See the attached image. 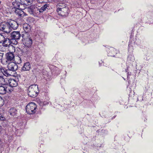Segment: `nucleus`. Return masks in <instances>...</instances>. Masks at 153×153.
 <instances>
[{"label":"nucleus","mask_w":153,"mask_h":153,"mask_svg":"<svg viewBox=\"0 0 153 153\" xmlns=\"http://www.w3.org/2000/svg\"><path fill=\"white\" fill-rule=\"evenodd\" d=\"M19 8H16V7H14L12 8V11L14 12L17 15L20 17H22L24 15V13Z\"/></svg>","instance_id":"9d476101"},{"label":"nucleus","mask_w":153,"mask_h":153,"mask_svg":"<svg viewBox=\"0 0 153 153\" xmlns=\"http://www.w3.org/2000/svg\"><path fill=\"white\" fill-rule=\"evenodd\" d=\"M0 30L6 33H10L11 29L10 28L9 22L1 23L0 25Z\"/></svg>","instance_id":"20e7f679"},{"label":"nucleus","mask_w":153,"mask_h":153,"mask_svg":"<svg viewBox=\"0 0 153 153\" xmlns=\"http://www.w3.org/2000/svg\"><path fill=\"white\" fill-rule=\"evenodd\" d=\"M8 69L11 71H16L18 68V65L14 62H11L8 64L7 65Z\"/></svg>","instance_id":"39448f33"},{"label":"nucleus","mask_w":153,"mask_h":153,"mask_svg":"<svg viewBox=\"0 0 153 153\" xmlns=\"http://www.w3.org/2000/svg\"><path fill=\"white\" fill-rule=\"evenodd\" d=\"M5 38L2 35L0 34V43H3Z\"/></svg>","instance_id":"393cba45"},{"label":"nucleus","mask_w":153,"mask_h":153,"mask_svg":"<svg viewBox=\"0 0 153 153\" xmlns=\"http://www.w3.org/2000/svg\"><path fill=\"white\" fill-rule=\"evenodd\" d=\"M68 7H66L57 12L58 14L62 16H66L68 15Z\"/></svg>","instance_id":"0eeeda50"},{"label":"nucleus","mask_w":153,"mask_h":153,"mask_svg":"<svg viewBox=\"0 0 153 153\" xmlns=\"http://www.w3.org/2000/svg\"><path fill=\"white\" fill-rule=\"evenodd\" d=\"M1 123L2 126L4 127H5L6 126V125H7V122L6 120H3L1 121Z\"/></svg>","instance_id":"bb28decb"},{"label":"nucleus","mask_w":153,"mask_h":153,"mask_svg":"<svg viewBox=\"0 0 153 153\" xmlns=\"http://www.w3.org/2000/svg\"><path fill=\"white\" fill-rule=\"evenodd\" d=\"M9 83L10 86L12 87H16L18 83L15 79H11L9 80Z\"/></svg>","instance_id":"4468645a"},{"label":"nucleus","mask_w":153,"mask_h":153,"mask_svg":"<svg viewBox=\"0 0 153 153\" xmlns=\"http://www.w3.org/2000/svg\"><path fill=\"white\" fill-rule=\"evenodd\" d=\"M0 71L6 76H8L11 75V71L9 69H6L5 68L1 67L0 68Z\"/></svg>","instance_id":"6e6552de"},{"label":"nucleus","mask_w":153,"mask_h":153,"mask_svg":"<svg viewBox=\"0 0 153 153\" xmlns=\"http://www.w3.org/2000/svg\"><path fill=\"white\" fill-rule=\"evenodd\" d=\"M5 118L2 116H0V121L1 120V121H2L3 120H4V119H5Z\"/></svg>","instance_id":"c756f323"},{"label":"nucleus","mask_w":153,"mask_h":153,"mask_svg":"<svg viewBox=\"0 0 153 153\" xmlns=\"http://www.w3.org/2000/svg\"><path fill=\"white\" fill-rule=\"evenodd\" d=\"M11 40L12 39H11L10 40L9 38H6L2 43L3 45L5 47H7L9 46L12 43Z\"/></svg>","instance_id":"dca6fc26"},{"label":"nucleus","mask_w":153,"mask_h":153,"mask_svg":"<svg viewBox=\"0 0 153 153\" xmlns=\"http://www.w3.org/2000/svg\"><path fill=\"white\" fill-rule=\"evenodd\" d=\"M30 47L25 46L22 49V52L24 54L28 55L30 53Z\"/></svg>","instance_id":"f3484780"},{"label":"nucleus","mask_w":153,"mask_h":153,"mask_svg":"<svg viewBox=\"0 0 153 153\" xmlns=\"http://www.w3.org/2000/svg\"><path fill=\"white\" fill-rule=\"evenodd\" d=\"M9 112L10 115L14 116L16 114L17 110L16 109L14 108H11L9 110Z\"/></svg>","instance_id":"a211bd4d"},{"label":"nucleus","mask_w":153,"mask_h":153,"mask_svg":"<svg viewBox=\"0 0 153 153\" xmlns=\"http://www.w3.org/2000/svg\"><path fill=\"white\" fill-rule=\"evenodd\" d=\"M6 88L4 87L1 86H0V94H4L6 93Z\"/></svg>","instance_id":"412c9836"},{"label":"nucleus","mask_w":153,"mask_h":153,"mask_svg":"<svg viewBox=\"0 0 153 153\" xmlns=\"http://www.w3.org/2000/svg\"><path fill=\"white\" fill-rule=\"evenodd\" d=\"M4 104V100L2 97H0V107L2 106Z\"/></svg>","instance_id":"a878e982"},{"label":"nucleus","mask_w":153,"mask_h":153,"mask_svg":"<svg viewBox=\"0 0 153 153\" xmlns=\"http://www.w3.org/2000/svg\"><path fill=\"white\" fill-rule=\"evenodd\" d=\"M22 36L23 39V44L25 46L30 47L32 43V39L30 37V35L27 33H23Z\"/></svg>","instance_id":"f03ea898"},{"label":"nucleus","mask_w":153,"mask_h":153,"mask_svg":"<svg viewBox=\"0 0 153 153\" xmlns=\"http://www.w3.org/2000/svg\"><path fill=\"white\" fill-rule=\"evenodd\" d=\"M1 126H0V131L1 130Z\"/></svg>","instance_id":"2f4dec72"},{"label":"nucleus","mask_w":153,"mask_h":153,"mask_svg":"<svg viewBox=\"0 0 153 153\" xmlns=\"http://www.w3.org/2000/svg\"><path fill=\"white\" fill-rule=\"evenodd\" d=\"M3 54H4L3 53H0V61H2V59L3 57Z\"/></svg>","instance_id":"c85d7f7f"},{"label":"nucleus","mask_w":153,"mask_h":153,"mask_svg":"<svg viewBox=\"0 0 153 153\" xmlns=\"http://www.w3.org/2000/svg\"><path fill=\"white\" fill-rule=\"evenodd\" d=\"M15 62L17 64H20L21 62V58L19 56H16V60Z\"/></svg>","instance_id":"b1692460"},{"label":"nucleus","mask_w":153,"mask_h":153,"mask_svg":"<svg viewBox=\"0 0 153 153\" xmlns=\"http://www.w3.org/2000/svg\"><path fill=\"white\" fill-rule=\"evenodd\" d=\"M22 2L23 5H29L31 4L32 0H23Z\"/></svg>","instance_id":"aec40b11"},{"label":"nucleus","mask_w":153,"mask_h":153,"mask_svg":"<svg viewBox=\"0 0 153 153\" xmlns=\"http://www.w3.org/2000/svg\"><path fill=\"white\" fill-rule=\"evenodd\" d=\"M35 8L33 6H30L28 7L27 10L28 12L30 14H33V12L34 11V9Z\"/></svg>","instance_id":"4be33fe9"},{"label":"nucleus","mask_w":153,"mask_h":153,"mask_svg":"<svg viewBox=\"0 0 153 153\" xmlns=\"http://www.w3.org/2000/svg\"><path fill=\"white\" fill-rule=\"evenodd\" d=\"M6 58L8 61H13L14 59V54L12 52H9L6 53Z\"/></svg>","instance_id":"f8f14e48"},{"label":"nucleus","mask_w":153,"mask_h":153,"mask_svg":"<svg viewBox=\"0 0 153 153\" xmlns=\"http://www.w3.org/2000/svg\"><path fill=\"white\" fill-rule=\"evenodd\" d=\"M57 11L67 7L65 4L63 3H59L57 5Z\"/></svg>","instance_id":"6ab92c4d"},{"label":"nucleus","mask_w":153,"mask_h":153,"mask_svg":"<svg viewBox=\"0 0 153 153\" xmlns=\"http://www.w3.org/2000/svg\"><path fill=\"white\" fill-rule=\"evenodd\" d=\"M27 92L28 94L30 97H36L39 92L38 86L36 84L31 85L28 88Z\"/></svg>","instance_id":"f257e3e1"},{"label":"nucleus","mask_w":153,"mask_h":153,"mask_svg":"<svg viewBox=\"0 0 153 153\" xmlns=\"http://www.w3.org/2000/svg\"><path fill=\"white\" fill-rule=\"evenodd\" d=\"M23 27L25 31L23 33H27V35H30L29 33L31 31L30 25L27 23H25L23 25Z\"/></svg>","instance_id":"9b49d317"},{"label":"nucleus","mask_w":153,"mask_h":153,"mask_svg":"<svg viewBox=\"0 0 153 153\" xmlns=\"http://www.w3.org/2000/svg\"><path fill=\"white\" fill-rule=\"evenodd\" d=\"M115 50L114 48H112L111 49V51H115Z\"/></svg>","instance_id":"7c9ffc66"},{"label":"nucleus","mask_w":153,"mask_h":153,"mask_svg":"<svg viewBox=\"0 0 153 153\" xmlns=\"http://www.w3.org/2000/svg\"><path fill=\"white\" fill-rule=\"evenodd\" d=\"M10 51H11V52L13 53V52L15 51V48L12 45H11L10 47Z\"/></svg>","instance_id":"cd10ccee"},{"label":"nucleus","mask_w":153,"mask_h":153,"mask_svg":"<svg viewBox=\"0 0 153 153\" xmlns=\"http://www.w3.org/2000/svg\"><path fill=\"white\" fill-rule=\"evenodd\" d=\"M6 83L4 79L2 76H0V85H5Z\"/></svg>","instance_id":"5701e85b"},{"label":"nucleus","mask_w":153,"mask_h":153,"mask_svg":"<svg viewBox=\"0 0 153 153\" xmlns=\"http://www.w3.org/2000/svg\"><path fill=\"white\" fill-rule=\"evenodd\" d=\"M49 7V4H45L40 9H37V11H39V13H42L44 11L48 9Z\"/></svg>","instance_id":"2eb2a0df"},{"label":"nucleus","mask_w":153,"mask_h":153,"mask_svg":"<svg viewBox=\"0 0 153 153\" xmlns=\"http://www.w3.org/2000/svg\"><path fill=\"white\" fill-rule=\"evenodd\" d=\"M31 65L29 62H27L24 64L22 68V70L25 71H29L31 68Z\"/></svg>","instance_id":"ddd939ff"},{"label":"nucleus","mask_w":153,"mask_h":153,"mask_svg":"<svg viewBox=\"0 0 153 153\" xmlns=\"http://www.w3.org/2000/svg\"><path fill=\"white\" fill-rule=\"evenodd\" d=\"M10 26V28L11 29V31L12 29L16 30L17 29L18 27V24L15 21L12 20L9 22Z\"/></svg>","instance_id":"1a4fd4ad"},{"label":"nucleus","mask_w":153,"mask_h":153,"mask_svg":"<svg viewBox=\"0 0 153 153\" xmlns=\"http://www.w3.org/2000/svg\"><path fill=\"white\" fill-rule=\"evenodd\" d=\"M11 39H19L21 37V34L19 31H13L11 33Z\"/></svg>","instance_id":"423d86ee"},{"label":"nucleus","mask_w":153,"mask_h":153,"mask_svg":"<svg viewBox=\"0 0 153 153\" xmlns=\"http://www.w3.org/2000/svg\"><path fill=\"white\" fill-rule=\"evenodd\" d=\"M36 105L34 102H30L27 104L26 107L27 112L29 114L35 113L36 111Z\"/></svg>","instance_id":"7ed1b4c3"}]
</instances>
